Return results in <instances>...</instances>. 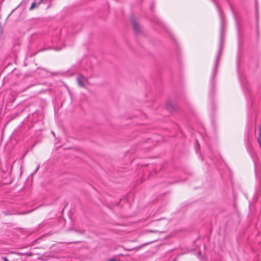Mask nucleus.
<instances>
[{
    "instance_id": "obj_6",
    "label": "nucleus",
    "mask_w": 261,
    "mask_h": 261,
    "mask_svg": "<svg viewBox=\"0 0 261 261\" xmlns=\"http://www.w3.org/2000/svg\"><path fill=\"white\" fill-rule=\"evenodd\" d=\"M257 141L259 144V146L261 147V137H258L257 139Z\"/></svg>"
},
{
    "instance_id": "obj_3",
    "label": "nucleus",
    "mask_w": 261,
    "mask_h": 261,
    "mask_svg": "<svg viewBox=\"0 0 261 261\" xmlns=\"http://www.w3.org/2000/svg\"><path fill=\"white\" fill-rule=\"evenodd\" d=\"M223 41H224L223 37L222 36H221V39H220V47H219V53H218V56L217 58V60H216L217 63L218 62L219 58H220L221 53L222 51Z\"/></svg>"
},
{
    "instance_id": "obj_14",
    "label": "nucleus",
    "mask_w": 261,
    "mask_h": 261,
    "mask_svg": "<svg viewBox=\"0 0 261 261\" xmlns=\"http://www.w3.org/2000/svg\"><path fill=\"white\" fill-rule=\"evenodd\" d=\"M174 261H175V260Z\"/></svg>"
},
{
    "instance_id": "obj_1",
    "label": "nucleus",
    "mask_w": 261,
    "mask_h": 261,
    "mask_svg": "<svg viewBox=\"0 0 261 261\" xmlns=\"http://www.w3.org/2000/svg\"><path fill=\"white\" fill-rule=\"evenodd\" d=\"M76 80L80 87H86L88 84V79L82 75H79Z\"/></svg>"
},
{
    "instance_id": "obj_4",
    "label": "nucleus",
    "mask_w": 261,
    "mask_h": 261,
    "mask_svg": "<svg viewBox=\"0 0 261 261\" xmlns=\"http://www.w3.org/2000/svg\"><path fill=\"white\" fill-rule=\"evenodd\" d=\"M197 257L200 259V261H206L204 256L201 254V252H199L197 254Z\"/></svg>"
},
{
    "instance_id": "obj_7",
    "label": "nucleus",
    "mask_w": 261,
    "mask_h": 261,
    "mask_svg": "<svg viewBox=\"0 0 261 261\" xmlns=\"http://www.w3.org/2000/svg\"><path fill=\"white\" fill-rule=\"evenodd\" d=\"M259 137H261V126L259 129Z\"/></svg>"
},
{
    "instance_id": "obj_13",
    "label": "nucleus",
    "mask_w": 261,
    "mask_h": 261,
    "mask_svg": "<svg viewBox=\"0 0 261 261\" xmlns=\"http://www.w3.org/2000/svg\"><path fill=\"white\" fill-rule=\"evenodd\" d=\"M151 232H157L156 231H151Z\"/></svg>"
},
{
    "instance_id": "obj_5",
    "label": "nucleus",
    "mask_w": 261,
    "mask_h": 261,
    "mask_svg": "<svg viewBox=\"0 0 261 261\" xmlns=\"http://www.w3.org/2000/svg\"><path fill=\"white\" fill-rule=\"evenodd\" d=\"M37 6L36 4L35 3H34L32 4L31 6L30 7V10H33L35 8H36Z\"/></svg>"
},
{
    "instance_id": "obj_12",
    "label": "nucleus",
    "mask_w": 261,
    "mask_h": 261,
    "mask_svg": "<svg viewBox=\"0 0 261 261\" xmlns=\"http://www.w3.org/2000/svg\"><path fill=\"white\" fill-rule=\"evenodd\" d=\"M40 3L42 2L44 0H40Z\"/></svg>"
},
{
    "instance_id": "obj_10",
    "label": "nucleus",
    "mask_w": 261,
    "mask_h": 261,
    "mask_svg": "<svg viewBox=\"0 0 261 261\" xmlns=\"http://www.w3.org/2000/svg\"><path fill=\"white\" fill-rule=\"evenodd\" d=\"M80 232L81 233H84V231L82 230V231H81Z\"/></svg>"
},
{
    "instance_id": "obj_8",
    "label": "nucleus",
    "mask_w": 261,
    "mask_h": 261,
    "mask_svg": "<svg viewBox=\"0 0 261 261\" xmlns=\"http://www.w3.org/2000/svg\"><path fill=\"white\" fill-rule=\"evenodd\" d=\"M108 261H116V260L114 258H111L109 259Z\"/></svg>"
},
{
    "instance_id": "obj_9",
    "label": "nucleus",
    "mask_w": 261,
    "mask_h": 261,
    "mask_svg": "<svg viewBox=\"0 0 261 261\" xmlns=\"http://www.w3.org/2000/svg\"><path fill=\"white\" fill-rule=\"evenodd\" d=\"M4 261H9L7 258L3 257Z\"/></svg>"
},
{
    "instance_id": "obj_2",
    "label": "nucleus",
    "mask_w": 261,
    "mask_h": 261,
    "mask_svg": "<svg viewBox=\"0 0 261 261\" xmlns=\"http://www.w3.org/2000/svg\"><path fill=\"white\" fill-rule=\"evenodd\" d=\"M130 21L136 33L140 32L141 27L137 21V20L135 18H132L130 19Z\"/></svg>"
},
{
    "instance_id": "obj_11",
    "label": "nucleus",
    "mask_w": 261,
    "mask_h": 261,
    "mask_svg": "<svg viewBox=\"0 0 261 261\" xmlns=\"http://www.w3.org/2000/svg\"><path fill=\"white\" fill-rule=\"evenodd\" d=\"M39 166H38V167H37V169H36V171L39 169Z\"/></svg>"
}]
</instances>
